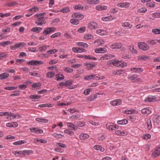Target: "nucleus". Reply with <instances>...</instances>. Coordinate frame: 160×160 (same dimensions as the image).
<instances>
[{
    "label": "nucleus",
    "mask_w": 160,
    "mask_h": 160,
    "mask_svg": "<svg viewBox=\"0 0 160 160\" xmlns=\"http://www.w3.org/2000/svg\"><path fill=\"white\" fill-rule=\"evenodd\" d=\"M32 87L36 89H39L41 88V84L40 83H34L32 84Z\"/></svg>",
    "instance_id": "603ef678"
},
{
    "label": "nucleus",
    "mask_w": 160,
    "mask_h": 160,
    "mask_svg": "<svg viewBox=\"0 0 160 160\" xmlns=\"http://www.w3.org/2000/svg\"><path fill=\"white\" fill-rule=\"evenodd\" d=\"M147 127L148 130H151L152 128L151 121L150 118H148L147 121Z\"/></svg>",
    "instance_id": "c85d7f7f"
},
{
    "label": "nucleus",
    "mask_w": 160,
    "mask_h": 160,
    "mask_svg": "<svg viewBox=\"0 0 160 160\" xmlns=\"http://www.w3.org/2000/svg\"><path fill=\"white\" fill-rule=\"evenodd\" d=\"M41 96L39 95H32L30 96V98L31 99H37L40 98Z\"/></svg>",
    "instance_id": "4d7b16f0"
},
{
    "label": "nucleus",
    "mask_w": 160,
    "mask_h": 160,
    "mask_svg": "<svg viewBox=\"0 0 160 160\" xmlns=\"http://www.w3.org/2000/svg\"><path fill=\"white\" fill-rule=\"evenodd\" d=\"M107 129L112 130H115L118 128V126L117 125H112L110 124H107L106 125Z\"/></svg>",
    "instance_id": "1a4fd4ad"
},
{
    "label": "nucleus",
    "mask_w": 160,
    "mask_h": 160,
    "mask_svg": "<svg viewBox=\"0 0 160 160\" xmlns=\"http://www.w3.org/2000/svg\"><path fill=\"white\" fill-rule=\"evenodd\" d=\"M6 125L8 127L16 128L18 126V124L17 122H13L11 123L9 122L7 123Z\"/></svg>",
    "instance_id": "4be33fe9"
},
{
    "label": "nucleus",
    "mask_w": 160,
    "mask_h": 160,
    "mask_svg": "<svg viewBox=\"0 0 160 160\" xmlns=\"http://www.w3.org/2000/svg\"><path fill=\"white\" fill-rule=\"evenodd\" d=\"M93 75L95 76L94 78L96 80H102L105 78V77L103 76H99V75L96 74H93Z\"/></svg>",
    "instance_id": "09e8293b"
},
{
    "label": "nucleus",
    "mask_w": 160,
    "mask_h": 160,
    "mask_svg": "<svg viewBox=\"0 0 160 160\" xmlns=\"http://www.w3.org/2000/svg\"><path fill=\"white\" fill-rule=\"evenodd\" d=\"M104 41L103 40L101 39H99L97 40L96 41H95L94 42V43H96V45L97 46H100L102 44H104Z\"/></svg>",
    "instance_id": "72a5a7b5"
},
{
    "label": "nucleus",
    "mask_w": 160,
    "mask_h": 160,
    "mask_svg": "<svg viewBox=\"0 0 160 160\" xmlns=\"http://www.w3.org/2000/svg\"><path fill=\"white\" fill-rule=\"evenodd\" d=\"M52 106V104H40L38 106V107L40 108L51 107Z\"/></svg>",
    "instance_id": "3c124183"
},
{
    "label": "nucleus",
    "mask_w": 160,
    "mask_h": 160,
    "mask_svg": "<svg viewBox=\"0 0 160 160\" xmlns=\"http://www.w3.org/2000/svg\"><path fill=\"white\" fill-rule=\"evenodd\" d=\"M96 32L101 36H104L108 34V32L106 30H103L102 29H98L96 31Z\"/></svg>",
    "instance_id": "9b49d317"
},
{
    "label": "nucleus",
    "mask_w": 160,
    "mask_h": 160,
    "mask_svg": "<svg viewBox=\"0 0 160 160\" xmlns=\"http://www.w3.org/2000/svg\"><path fill=\"white\" fill-rule=\"evenodd\" d=\"M141 112L142 113L147 115H148L151 113V111L146 108L142 109L141 110Z\"/></svg>",
    "instance_id": "e433bc0d"
},
{
    "label": "nucleus",
    "mask_w": 160,
    "mask_h": 160,
    "mask_svg": "<svg viewBox=\"0 0 160 160\" xmlns=\"http://www.w3.org/2000/svg\"><path fill=\"white\" fill-rule=\"evenodd\" d=\"M156 98L155 96H152L150 97H148L146 99V101L149 102H153L156 101Z\"/></svg>",
    "instance_id": "7c9ffc66"
},
{
    "label": "nucleus",
    "mask_w": 160,
    "mask_h": 160,
    "mask_svg": "<svg viewBox=\"0 0 160 160\" xmlns=\"http://www.w3.org/2000/svg\"><path fill=\"white\" fill-rule=\"evenodd\" d=\"M99 2V0H88L87 1V3L90 4H97Z\"/></svg>",
    "instance_id": "b1692460"
},
{
    "label": "nucleus",
    "mask_w": 160,
    "mask_h": 160,
    "mask_svg": "<svg viewBox=\"0 0 160 160\" xmlns=\"http://www.w3.org/2000/svg\"><path fill=\"white\" fill-rule=\"evenodd\" d=\"M52 136L58 139L61 138L62 136H63V135H62L61 134H57L56 133H54L52 135Z\"/></svg>",
    "instance_id": "0e129e2a"
},
{
    "label": "nucleus",
    "mask_w": 160,
    "mask_h": 160,
    "mask_svg": "<svg viewBox=\"0 0 160 160\" xmlns=\"http://www.w3.org/2000/svg\"><path fill=\"white\" fill-rule=\"evenodd\" d=\"M58 50L57 49H51L48 51L47 53L48 54H51L52 53H54L55 52H57Z\"/></svg>",
    "instance_id": "e2e57ef3"
},
{
    "label": "nucleus",
    "mask_w": 160,
    "mask_h": 160,
    "mask_svg": "<svg viewBox=\"0 0 160 160\" xmlns=\"http://www.w3.org/2000/svg\"><path fill=\"white\" fill-rule=\"evenodd\" d=\"M11 28L9 27H7L6 29H3L2 30V32L3 34H6L7 32H9L10 31Z\"/></svg>",
    "instance_id": "69168bd1"
},
{
    "label": "nucleus",
    "mask_w": 160,
    "mask_h": 160,
    "mask_svg": "<svg viewBox=\"0 0 160 160\" xmlns=\"http://www.w3.org/2000/svg\"><path fill=\"white\" fill-rule=\"evenodd\" d=\"M154 122L159 123L160 122V116L159 115L156 114L153 117Z\"/></svg>",
    "instance_id": "f704fd0d"
},
{
    "label": "nucleus",
    "mask_w": 160,
    "mask_h": 160,
    "mask_svg": "<svg viewBox=\"0 0 160 160\" xmlns=\"http://www.w3.org/2000/svg\"><path fill=\"white\" fill-rule=\"evenodd\" d=\"M122 103V101L120 99H118L111 101L110 102L111 105L113 106H118Z\"/></svg>",
    "instance_id": "9d476101"
},
{
    "label": "nucleus",
    "mask_w": 160,
    "mask_h": 160,
    "mask_svg": "<svg viewBox=\"0 0 160 160\" xmlns=\"http://www.w3.org/2000/svg\"><path fill=\"white\" fill-rule=\"evenodd\" d=\"M156 148L152 154V156L153 157H156L160 155V152Z\"/></svg>",
    "instance_id": "de8ad7c7"
},
{
    "label": "nucleus",
    "mask_w": 160,
    "mask_h": 160,
    "mask_svg": "<svg viewBox=\"0 0 160 160\" xmlns=\"http://www.w3.org/2000/svg\"><path fill=\"white\" fill-rule=\"evenodd\" d=\"M130 4L128 2H125L118 3L117 6L122 8H127L129 7Z\"/></svg>",
    "instance_id": "dca6fc26"
},
{
    "label": "nucleus",
    "mask_w": 160,
    "mask_h": 160,
    "mask_svg": "<svg viewBox=\"0 0 160 160\" xmlns=\"http://www.w3.org/2000/svg\"><path fill=\"white\" fill-rule=\"evenodd\" d=\"M9 74L7 72L2 73L0 74V79H4L8 78L9 76Z\"/></svg>",
    "instance_id": "bb28decb"
},
{
    "label": "nucleus",
    "mask_w": 160,
    "mask_h": 160,
    "mask_svg": "<svg viewBox=\"0 0 160 160\" xmlns=\"http://www.w3.org/2000/svg\"><path fill=\"white\" fill-rule=\"evenodd\" d=\"M94 148L97 150H100L102 152H103L104 151V149L99 145H95L94 147Z\"/></svg>",
    "instance_id": "37998d69"
},
{
    "label": "nucleus",
    "mask_w": 160,
    "mask_h": 160,
    "mask_svg": "<svg viewBox=\"0 0 160 160\" xmlns=\"http://www.w3.org/2000/svg\"><path fill=\"white\" fill-rule=\"evenodd\" d=\"M30 130L32 132H35L37 133H42L43 132V130L42 129L35 128H30Z\"/></svg>",
    "instance_id": "ddd939ff"
},
{
    "label": "nucleus",
    "mask_w": 160,
    "mask_h": 160,
    "mask_svg": "<svg viewBox=\"0 0 160 160\" xmlns=\"http://www.w3.org/2000/svg\"><path fill=\"white\" fill-rule=\"evenodd\" d=\"M26 142H25V141L24 140H21L14 142V143H13V144L15 145H22V144Z\"/></svg>",
    "instance_id": "8fccbe9b"
},
{
    "label": "nucleus",
    "mask_w": 160,
    "mask_h": 160,
    "mask_svg": "<svg viewBox=\"0 0 160 160\" xmlns=\"http://www.w3.org/2000/svg\"><path fill=\"white\" fill-rule=\"evenodd\" d=\"M39 10V8L37 7H33L32 8L28 10V12H29L32 13H33L34 12L37 11Z\"/></svg>",
    "instance_id": "a18cd8bd"
},
{
    "label": "nucleus",
    "mask_w": 160,
    "mask_h": 160,
    "mask_svg": "<svg viewBox=\"0 0 160 160\" xmlns=\"http://www.w3.org/2000/svg\"><path fill=\"white\" fill-rule=\"evenodd\" d=\"M74 8L75 10H81L83 8V7L81 5H78L74 6Z\"/></svg>",
    "instance_id": "052dcab7"
},
{
    "label": "nucleus",
    "mask_w": 160,
    "mask_h": 160,
    "mask_svg": "<svg viewBox=\"0 0 160 160\" xmlns=\"http://www.w3.org/2000/svg\"><path fill=\"white\" fill-rule=\"evenodd\" d=\"M78 57L80 58H84L87 59H92L93 60H96L97 58L95 57H92L90 55H78Z\"/></svg>",
    "instance_id": "2eb2a0df"
},
{
    "label": "nucleus",
    "mask_w": 160,
    "mask_h": 160,
    "mask_svg": "<svg viewBox=\"0 0 160 160\" xmlns=\"http://www.w3.org/2000/svg\"><path fill=\"white\" fill-rule=\"evenodd\" d=\"M111 48L112 49H120L122 50H124L126 48L122 47V44L121 43H115L112 44L111 46Z\"/></svg>",
    "instance_id": "20e7f679"
},
{
    "label": "nucleus",
    "mask_w": 160,
    "mask_h": 160,
    "mask_svg": "<svg viewBox=\"0 0 160 160\" xmlns=\"http://www.w3.org/2000/svg\"><path fill=\"white\" fill-rule=\"evenodd\" d=\"M56 80L58 81H60L63 80L64 78L63 75L61 74H58L56 76Z\"/></svg>",
    "instance_id": "58836bf2"
},
{
    "label": "nucleus",
    "mask_w": 160,
    "mask_h": 160,
    "mask_svg": "<svg viewBox=\"0 0 160 160\" xmlns=\"http://www.w3.org/2000/svg\"><path fill=\"white\" fill-rule=\"evenodd\" d=\"M88 27L90 29H95L99 28L98 24L94 21H92L88 24Z\"/></svg>",
    "instance_id": "0eeeda50"
},
{
    "label": "nucleus",
    "mask_w": 160,
    "mask_h": 160,
    "mask_svg": "<svg viewBox=\"0 0 160 160\" xmlns=\"http://www.w3.org/2000/svg\"><path fill=\"white\" fill-rule=\"evenodd\" d=\"M54 73L53 72H48L47 74V77L48 78H51L54 76Z\"/></svg>",
    "instance_id": "338daca9"
},
{
    "label": "nucleus",
    "mask_w": 160,
    "mask_h": 160,
    "mask_svg": "<svg viewBox=\"0 0 160 160\" xmlns=\"http://www.w3.org/2000/svg\"><path fill=\"white\" fill-rule=\"evenodd\" d=\"M81 117L79 115H73L70 116L69 118L71 119H79Z\"/></svg>",
    "instance_id": "680f3d73"
},
{
    "label": "nucleus",
    "mask_w": 160,
    "mask_h": 160,
    "mask_svg": "<svg viewBox=\"0 0 160 160\" xmlns=\"http://www.w3.org/2000/svg\"><path fill=\"white\" fill-rule=\"evenodd\" d=\"M46 22V21H36L35 23L37 25L41 26L45 24Z\"/></svg>",
    "instance_id": "6e6d98bb"
},
{
    "label": "nucleus",
    "mask_w": 160,
    "mask_h": 160,
    "mask_svg": "<svg viewBox=\"0 0 160 160\" xmlns=\"http://www.w3.org/2000/svg\"><path fill=\"white\" fill-rule=\"evenodd\" d=\"M137 75L136 74H134L133 75H132L129 77H128V79H130L132 80V82H133L134 81H135L136 80V78H137Z\"/></svg>",
    "instance_id": "c03bdc74"
},
{
    "label": "nucleus",
    "mask_w": 160,
    "mask_h": 160,
    "mask_svg": "<svg viewBox=\"0 0 160 160\" xmlns=\"http://www.w3.org/2000/svg\"><path fill=\"white\" fill-rule=\"evenodd\" d=\"M138 46L139 48L143 51H147L149 49V47L146 43L140 42L138 43Z\"/></svg>",
    "instance_id": "f03ea898"
},
{
    "label": "nucleus",
    "mask_w": 160,
    "mask_h": 160,
    "mask_svg": "<svg viewBox=\"0 0 160 160\" xmlns=\"http://www.w3.org/2000/svg\"><path fill=\"white\" fill-rule=\"evenodd\" d=\"M77 44L78 46L82 47L84 48H87L88 46L87 44L83 42H78Z\"/></svg>",
    "instance_id": "49530a36"
},
{
    "label": "nucleus",
    "mask_w": 160,
    "mask_h": 160,
    "mask_svg": "<svg viewBox=\"0 0 160 160\" xmlns=\"http://www.w3.org/2000/svg\"><path fill=\"white\" fill-rule=\"evenodd\" d=\"M43 63V61L37 60H31L28 62V63L29 65L33 66H38L40 64H42Z\"/></svg>",
    "instance_id": "423d86ee"
},
{
    "label": "nucleus",
    "mask_w": 160,
    "mask_h": 160,
    "mask_svg": "<svg viewBox=\"0 0 160 160\" xmlns=\"http://www.w3.org/2000/svg\"><path fill=\"white\" fill-rule=\"evenodd\" d=\"M18 4V3L16 2H9L5 4L6 6L8 7H11L14 5H16Z\"/></svg>",
    "instance_id": "13d9d810"
},
{
    "label": "nucleus",
    "mask_w": 160,
    "mask_h": 160,
    "mask_svg": "<svg viewBox=\"0 0 160 160\" xmlns=\"http://www.w3.org/2000/svg\"><path fill=\"white\" fill-rule=\"evenodd\" d=\"M33 152L32 150H24L22 151V154L24 156L26 155H29L30 154L33 153Z\"/></svg>",
    "instance_id": "2f4dec72"
},
{
    "label": "nucleus",
    "mask_w": 160,
    "mask_h": 160,
    "mask_svg": "<svg viewBox=\"0 0 160 160\" xmlns=\"http://www.w3.org/2000/svg\"><path fill=\"white\" fill-rule=\"evenodd\" d=\"M12 43V42L9 41L5 42H2L0 43V45L3 47H5V46L10 44Z\"/></svg>",
    "instance_id": "a19ab883"
},
{
    "label": "nucleus",
    "mask_w": 160,
    "mask_h": 160,
    "mask_svg": "<svg viewBox=\"0 0 160 160\" xmlns=\"http://www.w3.org/2000/svg\"><path fill=\"white\" fill-rule=\"evenodd\" d=\"M45 15V13H42L36 14L34 16L35 17H37L38 19L41 20L42 19H46V18H44V16Z\"/></svg>",
    "instance_id": "6ab92c4d"
},
{
    "label": "nucleus",
    "mask_w": 160,
    "mask_h": 160,
    "mask_svg": "<svg viewBox=\"0 0 160 160\" xmlns=\"http://www.w3.org/2000/svg\"><path fill=\"white\" fill-rule=\"evenodd\" d=\"M150 58V57L148 56H146L145 55L142 56L138 58V60H147Z\"/></svg>",
    "instance_id": "79ce46f5"
},
{
    "label": "nucleus",
    "mask_w": 160,
    "mask_h": 160,
    "mask_svg": "<svg viewBox=\"0 0 160 160\" xmlns=\"http://www.w3.org/2000/svg\"><path fill=\"white\" fill-rule=\"evenodd\" d=\"M97 98V96L96 94H92L89 96L87 98V100L88 101L91 102L94 101Z\"/></svg>",
    "instance_id": "412c9836"
},
{
    "label": "nucleus",
    "mask_w": 160,
    "mask_h": 160,
    "mask_svg": "<svg viewBox=\"0 0 160 160\" xmlns=\"http://www.w3.org/2000/svg\"><path fill=\"white\" fill-rule=\"evenodd\" d=\"M72 83V80H70L67 81L65 82L66 86L68 87L69 89H73L74 88L71 87Z\"/></svg>",
    "instance_id": "aec40b11"
},
{
    "label": "nucleus",
    "mask_w": 160,
    "mask_h": 160,
    "mask_svg": "<svg viewBox=\"0 0 160 160\" xmlns=\"http://www.w3.org/2000/svg\"><path fill=\"white\" fill-rule=\"evenodd\" d=\"M129 49L130 51L133 53H136L137 52V50L136 49H134L133 46H130L129 47Z\"/></svg>",
    "instance_id": "bf43d9fd"
},
{
    "label": "nucleus",
    "mask_w": 160,
    "mask_h": 160,
    "mask_svg": "<svg viewBox=\"0 0 160 160\" xmlns=\"http://www.w3.org/2000/svg\"><path fill=\"white\" fill-rule=\"evenodd\" d=\"M36 121L41 122L47 123L48 120L47 119H44L41 118H36L35 119Z\"/></svg>",
    "instance_id": "c9c22d12"
},
{
    "label": "nucleus",
    "mask_w": 160,
    "mask_h": 160,
    "mask_svg": "<svg viewBox=\"0 0 160 160\" xmlns=\"http://www.w3.org/2000/svg\"><path fill=\"white\" fill-rule=\"evenodd\" d=\"M94 63L92 62L91 63L88 62H87L84 63V65L86 66L88 69H92L93 68L95 67V65L94 64Z\"/></svg>",
    "instance_id": "f8f14e48"
},
{
    "label": "nucleus",
    "mask_w": 160,
    "mask_h": 160,
    "mask_svg": "<svg viewBox=\"0 0 160 160\" xmlns=\"http://www.w3.org/2000/svg\"><path fill=\"white\" fill-rule=\"evenodd\" d=\"M89 135L86 133L81 134L79 136V138L80 139L82 140H84L89 138Z\"/></svg>",
    "instance_id": "5701e85b"
},
{
    "label": "nucleus",
    "mask_w": 160,
    "mask_h": 160,
    "mask_svg": "<svg viewBox=\"0 0 160 160\" xmlns=\"http://www.w3.org/2000/svg\"><path fill=\"white\" fill-rule=\"evenodd\" d=\"M42 28L40 27H34L31 29L32 32H36L37 33H39L42 30Z\"/></svg>",
    "instance_id": "473e14b6"
},
{
    "label": "nucleus",
    "mask_w": 160,
    "mask_h": 160,
    "mask_svg": "<svg viewBox=\"0 0 160 160\" xmlns=\"http://www.w3.org/2000/svg\"><path fill=\"white\" fill-rule=\"evenodd\" d=\"M72 51L75 52L81 53L82 52H85L86 50L82 48L79 47H74L72 49Z\"/></svg>",
    "instance_id": "6e6552de"
},
{
    "label": "nucleus",
    "mask_w": 160,
    "mask_h": 160,
    "mask_svg": "<svg viewBox=\"0 0 160 160\" xmlns=\"http://www.w3.org/2000/svg\"><path fill=\"white\" fill-rule=\"evenodd\" d=\"M33 142L35 143H37L38 142H40L42 143H46L47 142L46 140L40 138H35Z\"/></svg>",
    "instance_id": "cd10ccee"
},
{
    "label": "nucleus",
    "mask_w": 160,
    "mask_h": 160,
    "mask_svg": "<svg viewBox=\"0 0 160 160\" xmlns=\"http://www.w3.org/2000/svg\"><path fill=\"white\" fill-rule=\"evenodd\" d=\"M108 62L110 64H112L115 66L123 67L127 65V63L125 62H119L118 60H110Z\"/></svg>",
    "instance_id": "f257e3e1"
},
{
    "label": "nucleus",
    "mask_w": 160,
    "mask_h": 160,
    "mask_svg": "<svg viewBox=\"0 0 160 160\" xmlns=\"http://www.w3.org/2000/svg\"><path fill=\"white\" fill-rule=\"evenodd\" d=\"M95 9L99 11L105 10L107 9V6L104 5H99L95 7Z\"/></svg>",
    "instance_id": "4468645a"
},
{
    "label": "nucleus",
    "mask_w": 160,
    "mask_h": 160,
    "mask_svg": "<svg viewBox=\"0 0 160 160\" xmlns=\"http://www.w3.org/2000/svg\"><path fill=\"white\" fill-rule=\"evenodd\" d=\"M152 32L154 34H160V29L158 28L153 29L152 30Z\"/></svg>",
    "instance_id": "774afa93"
},
{
    "label": "nucleus",
    "mask_w": 160,
    "mask_h": 160,
    "mask_svg": "<svg viewBox=\"0 0 160 160\" xmlns=\"http://www.w3.org/2000/svg\"><path fill=\"white\" fill-rule=\"evenodd\" d=\"M147 43L148 44L152 45H155L156 44V41L153 40H149L148 41Z\"/></svg>",
    "instance_id": "864d4df0"
},
{
    "label": "nucleus",
    "mask_w": 160,
    "mask_h": 160,
    "mask_svg": "<svg viewBox=\"0 0 160 160\" xmlns=\"http://www.w3.org/2000/svg\"><path fill=\"white\" fill-rule=\"evenodd\" d=\"M70 11V9L68 7L63 8L60 10V12L63 13L69 12Z\"/></svg>",
    "instance_id": "4c0bfd02"
},
{
    "label": "nucleus",
    "mask_w": 160,
    "mask_h": 160,
    "mask_svg": "<svg viewBox=\"0 0 160 160\" xmlns=\"http://www.w3.org/2000/svg\"><path fill=\"white\" fill-rule=\"evenodd\" d=\"M107 50L105 48H98L95 49V52L97 53H104L107 52Z\"/></svg>",
    "instance_id": "f3484780"
},
{
    "label": "nucleus",
    "mask_w": 160,
    "mask_h": 160,
    "mask_svg": "<svg viewBox=\"0 0 160 160\" xmlns=\"http://www.w3.org/2000/svg\"><path fill=\"white\" fill-rule=\"evenodd\" d=\"M84 15L79 13L75 12L72 15V18H73L71 20H82L84 18Z\"/></svg>",
    "instance_id": "7ed1b4c3"
},
{
    "label": "nucleus",
    "mask_w": 160,
    "mask_h": 160,
    "mask_svg": "<svg viewBox=\"0 0 160 160\" xmlns=\"http://www.w3.org/2000/svg\"><path fill=\"white\" fill-rule=\"evenodd\" d=\"M112 57V55L111 54L106 55L105 54L104 56L101 57L100 59L101 60H105L110 59Z\"/></svg>",
    "instance_id": "393cba45"
},
{
    "label": "nucleus",
    "mask_w": 160,
    "mask_h": 160,
    "mask_svg": "<svg viewBox=\"0 0 160 160\" xmlns=\"http://www.w3.org/2000/svg\"><path fill=\"white\" fill-rule=\"evenodd\" d=\"M115 133L116 134L118 135L124 136L127 135L128 134L127 132L125 131H121L119 130H116L115 131Z\"/></svg>",
    "instance_id": "a211bd4d"
},
{
    "label": "nucleus",
    "mask_w": 160,
    "mask_h": 160,
    "mask_svg": "<svg viewBox=\"0 0 160 160\" xmlns=\"http://www.w3.org/2000/svg\"><path fill=\"white\" fill-rule=\"evenodd\" d=\"M56 30V29L53 27L47 28L45 29L43 32V33L44 35H47L53 32Z\"/></svg>",
    "instance_id": "39448f33"
},
{
    "label": "nucleus",
    "mask_w": 160,
    "mask_h": 160,
    "mask_svg": "<svg viewBox=\"0 0 160 160\" xmlns=\"http://www.w3.org/2000/svg\"><path fill=\"white\" fill-rule=\"evenodd\" d=\"M117 123L118 124L125 125L128 123V121L125 119H123L122 120L118 121Z\"/></svg>",
    "instance_id": "ea45409f"
},
{
    "label": "nucleus",
    "mask_w": 160,
    "mask_h": 160,
    "mask_svg": "<svg viewBox=\"0 0 160 160\" xmlns=\"http://www.w3.org/2000/svg\"><path fill=\"white\" fill-rule=\"evenodd\" d=\"M122 26L125 27L127 29L131 28L132 27V24L128 22H122Z\"/></svg>",
    "instance_id": "a878e982"
},
{
    "label": "nucleus",
    "mask_w": 160,
    "mask_h": 160,
    "mask_svg": "<svg viewBox=\"0 0 160 160\" xmlns=\"http://www.w3.org/2000/svg\"><path fill=\"white\" fill-rule=\"evenodd\" d=\"M67 126L72 130H76L78 129V128L77 126L75 127V125L71 122L68 123L67 124Z\"/></svg>",
    "instance_id": "c756f323"
},
{
    "label": "nucleus",
    "mask_w": 160,
    "mask_h": 160,
    "mask_svg": "<svg viewBox=\"0 0 160 160\" xmlns=\"http://www.w3.org/2000/svg\"><path fill=\"white\" fill-rule=\"evenodd\" d=\"M95 76L93 75V74L86 76L84 77V79L86 80H90L93 78Z\"/></svg>",
    "instance_id": "5fc2aeb1"
}]
</instances>
